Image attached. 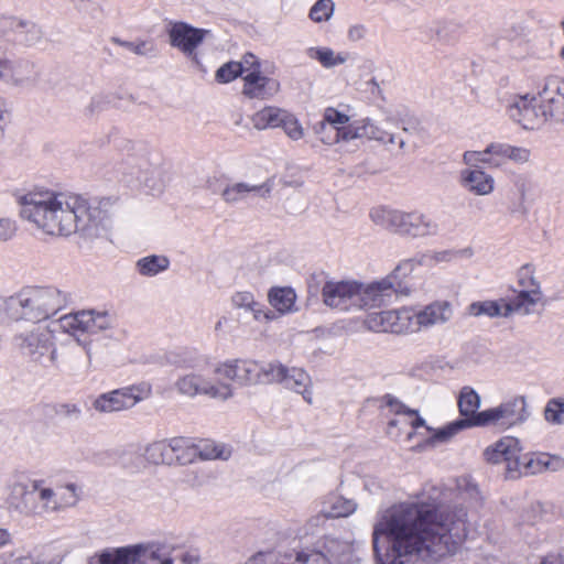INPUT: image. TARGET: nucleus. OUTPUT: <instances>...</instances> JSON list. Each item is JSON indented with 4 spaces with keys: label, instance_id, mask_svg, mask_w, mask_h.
<instances>
[{
    "label": "nucleus",
    "instance_id": "obj_1",
    "mask_svg": "<svg viewBox=\"0 0 564 564\" xmlns=\"http://www.w3.org/2000/svg\"><path fill=\"white\" fill-rule=\"evenodd\" d=\"M466 536L464 507L416 500L380 511L371 540L376 564H414L454 553Z\"/></svg>",
    "mask_w": 564,
    "mask_h": 564
},
{
    "label": "nucleus",
    "instance_id": "obj_2",
    "mask_svg": "<svg viewBox=\"0 0 564 564\" xmlns=\"http://www.w3.org/2000/svg\"><path fill=\"white\" fill-rule=\"evenodd\" d=\"M20 216L46 235L68 237L79 234L97 238L112 226L116 200H88L68 193H29L20 198Z\"/></svg>",
    "mask_w": 564,
    "mask_h": 564
},
{
    "label": "nucleus",
    "instance_id": "obj_3",
    "mask_svg": "<svg viewBox=\"0 0 564 564\" xmlns=\"http://www.w3.org/2000/svg\"><path fill=\"white\" fill-rule=\"evenodd\" d=\"M69 301V293L56 286H24L10 296H0V322L46 323Z\"/></svg>",
    "mask_w": 564,
    "mask_h": 564
},
{
    "label": "nucleus",
    "instance_id": "obj_4",
    "mask_svg": "<svg viewBox=\"0 0 564 564\" xmlns=\"http://www.w3.org/2000/svg\"><path fill=\"white\" fill-rule=\"evenodd\" d=\"M12 347L24 358L43 367L55 366L58 352L54 332L46 323H15L10 326Z\"/></svg>",
    "mask_w": 564,
    "mask_h": 564
},
{
    "label": "nucleus",
    "instance_id": "obj_5",
    "mask_svg": "<svg viewBox=\"0 0 564 564\" xmlns=\"http://www.w3.org/2000/svg\"><path fill=\"white\" fill-rule=\"evenodd\" d=\"M424 257L411 258L401 261L390 274L379 281L369 284L359 283L357 308H373L384 304L393 293L402 295L410 294V288L403 282V279L414 271L417 265L423 264Z\"/></svg>",
    "mask_w": 564,
    "mask_h": 564
},
{
    "label": "nucleus",
    "instance_id": "obj_6",
    "mask_svg": "<svg viewBox=\"0 0 564 564\" xmlns=\"http://www.w3.org/2000/svg\"><path fill=\"white\" fill-rule=\"evenodd\" d=\"M528 417L529 412L525 398L523 395H516L495 408L480 411L473 423L479 426L508 429L523 423Z\"/></svg>",
    "mask_w": 564,
    "mask_h": 564
},
{
    "label": "nucleus",
    "instance_id": "obj_7",
    "mask_svg": "<svg viewBox=\"0 0 564 564\" xmlns=\"http://www.w3.org/2000/svg\"><path fill=\"white\" fill-rule=\"evenodd\" d=\"M150 394V388L142 386H130L98 395L93 408L104 414L121 412L132 409Z\"/></svg>",
    "mask_w": 564,
    "mask_h": 564
},
{
    "label": "nucleus",
    "instance_id": "obj_8",
    "mask_svg": "<svg viewBox=\"0 0 564 564\" xmlns=\"http://www.w3.org/2000/svg\"><path fill=\"white\" fill-rule=\"evenodd\" d=\"M536 100H539L538 95L514 97L508 106L509 117L527 130L539 129L549 119L543 107H541V102L535 104Z\"/></svg>",
    "mask_w": 564,
    "mask_h": 564
},
{
    "label": "nucleus",
    "instance_id": "obj_9",
    "mask_svg": "<svg viewBox=\"0 0 564 564\" xmlns=\"http://www.w3.org/2000/svg\"><path fill=\"white\" fill-rule=\"evenodd\" d=\"M178 393L186 397L205 394L214 399L227 400L234 395L232 387L228 383L213 384L198 373H187L175 382Z\"/></svg>",
    "mask_w": 564,
    "mask_h": 564
},
{
    "label": "nucleus",
    "instance_id": "obj_10",
    "mask_svg": "<svg viewBox=\"0 0 564 564\" xmlns=\"http://www.w3.org/2000/svg\"><path fill=\"white\" fill-rule=\"evenodd\" d=\"M487 462L492 464L506 463V470L510 478H516L521 474V459L519 441L514 437H503L492 447H488L485 453Z\"/></svg>",
    "mask_w": 564,
    "mask_h": 564
},
{
    "label": "nucleus",
    "instance_id": "obj_11",
    "mask_svg": "<svg viewBox=\"0 0 564 564\" xmlns=\"http://www.w3.org/2000/svg\"><path fill=\"white\" fill-rule=\"evenodd\" d=\"M538 99L543 107L549 121L564 122V80L549 77L538 91Z\"/></svg>",
    "mask_w": 564,
    "mask_h": 564
},
{
    "label": "nucleus",
    "instance_id": "obj_12",
    "mask_svg": "<svg viewBox=\"0 0 564 564\" xmlns=\"http://www.w3.org/2000/svg\"><path fill=\"white\" fill-rule=\"evenodd\" d=\"M410 316V310L375 312L367 316L365 324L372 332L402 334L413 328Z\"/></svg>",
    "mask_w": 564,
    "mask_h": 564
},
{
    "label": "nucleus",
    "instance_id": "obj_13",
    "mask_svg": "<svg viewBox=\"0 0 564 564\" xmlns=\"http://www.w3.org/2000/svg\"><path fill=\"white\" fill-rule=\"evenodd\" d=\"M359 282L357 281H328L322 289L324 303L327 306L348 311L357 308Z\"/></svg>",
    "mask_w": 564,
    "mask_h": 564
},
{
    "label": "nucleus",
    "instance_id": "obj_14",
    "mask_svg": "<svg viewBox=\"0 0 564 564\" xmlns=\"http://www.w3.org/2000/svg\"><path fill=\"white\" fill-rule=\"evenodd\" d=\"M259 362L252 359H231L215 368V373L240 387L259 384Z\"/></svg>",
    "mask_w": 564,
    "mask_h": 564
},
{
    "label": "nucleus",
    "instance_id": "obj_15",
    "mask_svg": "<svg viewBox=\"0 0 564 564\" xmlns=\"http://www.w3.org/2000/svg\"><path fill=\"white\" fill-rule=\"evenodd\" d=\"M410 317L413 323L410 332H420L449 322L453 317V307L447 301H435L417 312L411 311Z\"/></svg>",
    "mask_w": 564,
    "mask_h": 564
},
{
    "label": "nucleus",
    "instance_id": "obj_16",
    "mask_svg": "<svg viewBox=\"0 0 564 564\" xmlns=\"http://www.w3.org/2000/svg\"><path fill=\"white\" fill-rule=\"evenodd\" d=\"M207 34L208 30L197 29L185 22H175L169 30L171 44L188 57H196L195 50Z\"/></svg>",
    "mask_w": 564,
    "mask_h": 564
},
{
    "label": "nucleus",
    "instance_id": "obj_17",
    "mask_svg": "<svg viewBox=\"0 0 564 564\" xmlns=\"http://www.w3.org/2000/svg\"><path fill=\"white\" fill-rule=\"evenodd\" d=\"M42 480H31L29 484L14 482L8 497L11 508L24 514H39L36 491Z\"/></svg>",
    "mask_w": 564,
    "mask_h": 564
},
{
    "label": "nucleus",
    "instance_id": "obj_18",
    "mask_svg": "<svg viewBox=\"0 0 564 564\" xmlns=\"http://www.w3.org/2000/svg\"><path fill=\"white\" fill-rule=\"evenodd\" d=\"M0 34L4 36L13 35L14 40L31 44L41 39L42 30L33 21L12 15H0Z\"/></svg>",
    "mask_w": 564,
    "mask_h": 564
},
{
    "label": "nucleus",
    "instance_id": "obj_19",
    "mask_svg": "<svg viewBox=\"0 0 564 564\" xmlns=\"http://www.w3.org/2000/svg\"><path fill=\"white\" fill-rule=\"evenodd\" d=\"M0 78L13 86L25 87L35 82L34 65L29 61L0 58Z\"/></svg>",
    "mask_w": 564,
    "mask_h": 564
},
{
    "label": "nucleus",
    "instance_id": "obj_20",
    "mask_svg": "<svg viewBox=\"0 0 564 564\" xmlns=\"http://www.w3.org/2000/svg\"><path fill=\"white\" fill-rule=\"evenodd\" d=\"M243 79L242 94L251 99H270L280 90V83L274 78L261 75L260 70L248 73Z\"/></svg>",
    "mask_w": 564,
    "mask_h": 564
},
{
    "label": "nucleus",
    "instance_id": "obj_21",
    "mask_svg": "<svg viewBox=\"0 0 564 564\" xmlns=\"http://www.w3.org/2000/svg\"><path fill=\"white\" fill-rule=\"evenodd\" d=\"M459 184L465 191L476 196H487L495 191L494 177L482 169L460 170Z\"/></svg>",
    "mask_w": 564,
    "mask_h": 564
},
{
    "label": "nucleus",
    "instance_id": "obj_22",
    "mask_svg": "<svg viewBox=\"0 0 564 564\" xmlns=\"http://www.w3.org/2000/svg\"><path fill=\"white\" fill-rule=\"evenodd\" d=\"M369 216L376 225L390 229L397 234L409 236L410 213L389 209L386 207H375L370 210Z\"/></svg>",
    "mask_w": 564,
    "mask_h": 564
},
{
    "label": "nucleus",
    "instance_id": "obj_23",
    "mask_svg": "<svg viewBox=\"0 0 564 564\" xmlns=\"http://www.w3.org/2000/svg\"><path fill=\"white\" fill-rule=\"evenodd\" d=\"M271 191L272 182L270 180L261 184L234 182L225 186L220 196L227 204H237L247 198L250 194H258L261 197H267Z\"/></svg>",
    "mask_w": 564,
    "mask_h": 564
},
{
    "label": "nucleus",
    "instance_id": "obj_24",
    "mask_svg": "<svg viewBox=\"0 0 564 564\" xmlns=\"http://www.w3.org/2000/svg\"><path fill=\"white\" fill-rule=\"evenodd\" d=\"M137 564H173L175 549L165 543L134 544Z\"/></svg>",
    "mask_w": 564,
    "mask_h": 564
},
{
    "label": "nucleus",
    "instance_id": "obj_25",
    "mask_svg": "<svg viewBox=\"0 0 564 564\" xmlns=\"http://www.w3.org/2000/svg\"><path fill=\"white\" fill-rule=\"evenodd\" d=\"M393 123L390 118L386 119L382 126L373 123L370 119H364V138L384 144H398L400 149H404L405 141L391 131Z\"/></svg>",
    "mask_w": 564,
    "mask_h": 564
},
{
    "label": "nucleus",
    "instance_id": "obj_26",
    "mask_svg": "<svg viewBox=\"0 0 564 564\" xmlns=\"http://www.w3.org/2000/svg\"><path fill=\"white\" fill-rule=\"evenodd\" d=\"M231 302L236 308L250 312L257 322H269L275 317L274 312L265 310L263 304L257 301L251 292L238 291L232 295Z\"/></svg>",
    "mask_w": 564,
    "mask_h": 564
},
{
    "label": "nucleus",
    "instance_id": "obj_27",
    "mask_svg": "<svg viewBox=\"0 0 564 564\" xmlns=\"http://www.w3.org/2000/svg\"><path fill=\"white\" fill-rule=\"evenodd\" d=\"M134 546L108 547L91 556L88 564H137Z\"/></svg>",
    "mask_w": 564,
    "mask_h": 564
},
{
    "label": "nucleus",
    "instance_id": "obj_28",
    "mask_svg": "<svg viewBox=\"0 0 564 564\" xmlns=\"http://www.w3.org/2000/svg\"><path fill=\"white\" fill-rule=\"evenodd\" d=\"M480 408V397L479 394L470 387H464L460 390L458 397V409L463 419L459 421H469L468 427L479 426L478 424H474L475 417L480 413L478 409Z\"/></svg>",
    "mask_w": 564,
    "mask_h": 564
},
{
    "label": "nucleus",
    "instance_id": "obj_29",
    "mask_svg": "<svg viewBox=\"0 0 564 564\" xmlns=\"http://www.w3.org/2000/svg\"><path fill=\"white\" fill-rule=\"evenodd\" d=\"M282 384L303 395L307 403L313 401V392L311 389V378L301 368H288L285 379Z\"/></svg>",
    "mask_w": 564,
    "mask_h": 564
},
{
    "label": "nucleus",
    "instance_id": "obj_30",
    "mask_svg": "<svg viewBox=\"0 0 564 564\" xmlns=\"http://www.w3.org/2000/svg\"><path fill=\"white\" fill-rule=\"evenodd\" d=\"M170 451L173 458L172 466L192 464L198 456V446L191 444L189 440L184 437L170 438Z\"/></svg>",
    "mask_w": 564,
    "mask_h": 564
},
{
    "label": "nucleus",
    "instance_id": "obj_31",
    "mask_svg": "<svg viewBox=\"0 0 564 564\" xmlns=\"http://www.w3.org/2000/svg\"><path fill=\"white\" fill-rule=\"evenodd\" d=\"M306 55L313 61H317L325 68H333L345 64L349 58L347 52H335L327 46H311L306 50Z\"/></svg>",
    "mask_w": 564,
    "mask_h": 564
},
{
    "label": "nucleus",
    "instance_id": "obj_32",
    "mask_svg": "<svg viewBox=\"0 0 564 564\" xmlns=\"http://www.w3.org/2000/svg\"><path fill=\"white\" fill-rule=\"evenodd\" d=\"M409 220L410 237L422 238L427 236H435L440 232V225L437 221L423 213L416 210L410 212Z\"/></svg>",
    "mask_w": 564,
    "mask_h": 564
},
{
    "label": "nucleus",
    "instance_id": "obj_33",
    "mask_svg": "<svg viewBox=\"0 0 564 564\" xmlns=\"http://www.w3.org/2000/svg\"><path fill=\"white\" fill-rule=\"evenodd\" d=\"M542 296L541 290H520L514 299L506 302V305L510 307V315L512 313L529 315L533 312L532 308L541 302Z\"/></svg>",
    "mask_w": 564,
    "mask_h": 564
},
{
    "label": "nucleus",
    "instance_id": "obj_34",
    "mask_svg": "<svg viewBox=\"0 0 564 564\" xmlns=\"http://www.w3.org/2000/svg\"><path fill=\"white\" fill-rule=\"evenodd\" d=\"M143 458L152 465L172 466L173 458L170 451V438L149 443L144 447Z\"/></svg>",
    "mask_w": 564,
    "mask_h": 564
},
{
    "label": "nucleus",
    "instance_id": "obj_35",
    "mask_svg": "<svg viewBox=\"0 0 564 564\" xmlns=\"http://www.w3.org/2000/svg\"><path fill=\"white\" fill-rule=\"evenodd\" d=\"M286 112L278 107H264L252 116L253 127L258 130L280 127Z\"/></svg>",
    "mask_w": 564,
    "mask_h": 564
},
{
    "label": "nucleus",
    "instance_id": "obj_36",
    "mask_svg": "<svg viewBox=\"0 0 564 564\" xmlns=\"http://www.w3.org/2000/svg\"><path fill=\"white\" fill-rule=\"evenodd\" d=\"M468 313L473 316L508 317L510 316V307H507L503 301L474 302L469 305Z\"/></svg>",
    "mask_w": 564,
    "mask_h": 564
},
{
    "label": "nucleus",
    "instance_id": "obj_37",
    "mask_svg": "<svg viewBox=\"0 0 564 564\" xmlns=\"http://www.w3.org/2000/svg\"><path fill=\"white\" fill-rule=\"evenodd\" d=\"M269 303L280 313L293 310L296 294L291 288H273L269 292Z\"/></svg>",
    "mask_w": 564,
    "mask_h": 564
},
{
    "label": "nucleus",
    "instance_id": "obj_38",
    "mask_svg": "<svg viewBox=\"0 0 564 564\" xmlns=\"http://www.w3.org/2000/svg\"><path fill=\"white\" fill-rule=\"evenodd\" d=\"M350 545L347 542L334 538H327L324 545V554L329 564H346L350 557Z\"/></svg>",
    "mask_w": 564,
    "mask_h": 564
},
{
    "label": "nucleus",
    "instance_id": "obj_39",
    "mask_svg": "<svg viewBox=\"0 0 564 564\" xmlns=\"http://www.w3.org/2000/svg\"><path fill=\"white\" fill-rule=\"evenodd\" d=\"M357 508V505L354 500L346 499L341 496H332L324 503V510L327 512L328 517L332 519L348 517Z\"/></svg>",
    "mask_w": 564,
    "mask_h": 564
},
{
    "label": "nucleus",
    "instance_id": "obj_40",
    "mask_svg": "<svg viewBox=\"0 0 564 564\" xmlns=\"http://www.w3.org/2000/svg\"><path fill=\"white\" fill-rule=\"evenodd\" d=\"M364 138V120L356 121L344 128H336L334 135L327 134L321 137V141L326 144L338 142L339 140L350 141Z\"/></svg>",
    "mask_w": 564,
    "mask_h": 564
},
{
    "label": "nucleus",
    "instance_id": "obj_41",
    "mask_svg": "<svg viewBox=\"0 0 564 564\" xmlns=\"http://www.w3.org/2000/svg\"><path fill=\"white\" fill-rule=\"evenodd\" d=\"M288 367L280 362H259V383H282L285 379Z\"/></svg>",
    "mask_w": 564,
    "mask_h": 564
},
{
    "label": "nucleus",
    "instance_id": "obj_42",
    "mask_svg": "<svg viewBox=\"0 0 564 564\" xmlns=\"http://www.w3.org/2000/svg\"><path fill=\"white\" fill-rule=\"evenodd\" d=\"M39 514L54 512L61 510L59 498L57 494L51 488H44L40 485L36 491Z\"/></svg>",
    "mask_w": 564,
    "mask_h": 564
},
{
    "label": "nucleus",
    "instance_id": "obj_43",
    "mask_svg": "<svg viewBox=\"0 0 564 564\" xmlns=\"http://www.w3.org/2000/svg\"><path fill=\"white\" fill-rule=\"evenodd\" d=\"M169 259L160 256H149L140 259L137 262L139 272L142 275H155L161 271H164L169 267Z\"/></svg>",
    "mask_w": 564,
    "mask_h": 564
},
{
    "label": "nucleus",
    "instance_id": "obj_44",
    "mask_svg": "<svg viewBox=\"0 0 564 564\" xmlns=\"http://www.w3.org/2000/svg\"><path fill=\"white\" fill-rule=\"evenodd\" d=\"M86 318H90L86 311H80L74 314H68L59 318L61 328L65 333H74L77 330L86 332L87 329V321Z\"/></svg>",
    "mask_w": 564,
    "mask_h": 564
},
{
    "label": "nucleus",
    "instance_id": "obj_45",
    "mask_svg": "<svg viewBox=\"0 0 564 564\" xmlns=\"http://www.w3.org/2000/svg\"><path fill=\"white\" fill-rule=\"evenodd\" d=\"M349 120L348 116L337 111L334 108H327L324 113L323 121L318 122L315 127L317 133H322L325 130L329 129V131L334 134V131L337 127L336 124H345Z\"/></svg>",
    "mask_w": 564,
    "mask_h": 564
},
{
    "label": "nucleus",
    "instance_id": "obj_46",
    "mask_svg": "<svg viewBox=\"0 0 564 564\" xmlns=\"http://www.w3.org/2000/svg\"><path fill=\"white\" fill-rule=\"evenodd\" d=\"M553 463H556L557 465H561L562 463L558 459L551 458L549 456H542L538 457L536 459H527L525 462H522L521 464V474H536L542 473L544 470L553 469L555 470L556 467H551Z\"/></svg>",
    "mask_w": 564,
    "mask_h": 564
},
{
    "label": "nucleus",
    "instance_id": "obj_47",
    "mask_svg": "<svg viewBox=\"0 0 564 564\" xmlns=\"http://www.w3.org/2000/svg\"><path fill=\"white\" fill-rule=\"evenodd\" d=\"M469 421H459L456 420L446 426L437 430L432 437L430 438L431 444L435 443H444L449 441L454 435H456L458 432L468 429Z\"/></svg>",
    "mask_w": 564,
    "mask_h": 564
},
{
    "label": "nucleus",
    "instance_id": "obj_48",
    "mask_svg": "<svg viewBox=\"0 0 564 564\" xmlns=\"http://www.w3.org/2000/svg\"><path fill=\"white\" fill-rule=\"evenodd\" d=\"M334 10L333 0H317L311 8L308 17L316 23L326 22L333 17Z\"/></svg>",
    "mask_w": 564,
    "mask_h": 564
},
{
    "label": "nucleus",
    "instance_id": "obj_49",
    "mask_svg": "<svg viewBox=\"0 0 564 564\" xmlns=\"http://www.w3.org/2000/svg\"><path fill=\"white\" fill-rule=\"evenodd\" d=\"M544 417L553 424L564 423V399L553 398L549 400L544 409Z\"/></svg>",
    "mask_w": 564,
    "mask_h": 564
},
{
    "label": "nucleus",
    "instance_id": "obj_50",
    "mask_svg": "<svg viewBox=\"0 0 564 564\" xmlns=\"http://www.w3.org/2000/svg\"><path fill=\"white\" fill-rule=\"evenodd\" d=\"M518 285L521 290H541L540 282L534 276V268L531 264L522 265L517 273Z\"/></svg>",
    "mask_w": 564,
    "mask_h": 564
},
{
    "label": "nucleus",
    "instance_id": "obj_51",
    "mask_svg": "<svg viewBox=\"0 0 564 564\" xmlns=\"http://www.w3.org/2000/svg\"><path fill=\"white\" fill-rule=\"evenodd\" d=\"M86 314L90 316V318H86L87 321V333H97L99 330H105L110 326V318L107 312H96V311H86Z\"/></svg>",
    "mask_w": 564,
    "mask_h": 564
},
{
    "label": "nucleus",
    "instance_id": "obj_52",
    "mask_svg": "<svg viewBox=\"0 0 564 564\" xmlns=\"http://www.w3.org/2000/svg\"><path fill=\"white\" fill-rule=\"evenodd\" d=\"M242 75L241 65L237 62H228L216 72V79L219 83H229Z\"/></svg>",
    "mask_w": 564,
    "mask_h": 564
},
{
    "label": "nucleus",
    "instance_id": "obj_53",
    "mask_svg": "<svg viewBox=\"0 0 564 564\" xmlns=\"http://www.w3.org/2000/svg\"><path fill=\"white\" fill-rule=\"evenodd\" d=\"M229 453L224 446L216 445L214 443H206L198 447V456L202 459H227Z\"/></svg>",
    "mask_w": 564,
    "mask_h": 564
},
{
    "label": "nucleus",
    "instance_id": "obj_54",
    "mask_svg": "<svg viewBox=\"0 0 564 564\" xmlns=\"http://www.w3.org/2000/svg\"><path fill=\"white\" fill-rule=\"evenodd\" d=\"M122 46L141 56H152L156 54V47L152 41L140 42H119Z\"/></svg>",
    "mask_w": 564,
    "mask_h": 564
},
{
    "label": "nucleus",
    "instance_id": "obj_55",
    "mask_svg": "<svg viewBox=\"0 0 564 564\" xmlns=\"http://www.w3.org/2000/svg\"><path fill=\"white\" fill-rule=\"evenodd\" d=\"M327 519L330 518L324 509L308 518L302 528L303 535L315 534L326 523Z\"/></svg>",
    "mask_w": 564,
    "mask_h": 564
},
{
    "label": "nucleus",
    "instance_id": "obj_56",
    "mask_svg": "<svg viewBox=\"0 0 564 564\" xmlns=\"http://www.w3.org/2000/svg\"><path fill=\"white\" fill-rule=\"evenodd\" d=\"M280 127H282L285 133L293 140H299L303 137L302 126L295 117L289 112H286Z\"/></svg>",
    "mask_w": 564,
    "mask_h": 564
},
{
    "label": "nucleus",
    "instance_id": "obj_57",
    "mask_svg": "<svg viewBox=\"0 0 564 564\" xmlns=\"http://www.w3.org/2000/svg\"><path fill=\"white\" fill-rule=\"evenodd\" d=\"M246 564H288L282 553H258L252 556Z\"/></svg>",
    "mask_w": 564,
    "mask_h": 564
},
{
    "label": "nucleus",
    "instance_id": "obj_58",
    "mask_svg": "<svg viewBox=\"0 0 564 564\" xmlns=\"http://www.w3.org/2000/svg\"><path fill=\"white\" fill-rule=\"evenodd\" d=\"M109 99L105 95H96L85 108L86 116H95L107 108Z\"/></svg>",
    "mask_w": 564,
    "mask_h": 564
},
{
    "label": "nucleus",
    "instance_id": "obj_59",
    "mask_svg": "<svg viewBox=\"0 0 564 564\" xmlns=\"http://www.w3.org/2000/svg\"><path fill=\"white\" fill-rule=\"evenodd\" d=\"M64 488L67 492L58 497L61 509L74 507L79 500L77 487L75 484H67Z\"/></svg>",
    "mask_w": 564,
    "mask_h": 564
},
{
    "label": "nucleus",
    "instance_id": "obj_60",
    "mask_svg": "<svg viewBox=\"0 0 564 564\" xmlns=\"http://www.w3.org/2000/svg\"><path fill=\"white\" fill-rule=\"evenodd\" d=\"M458 488L466 496V498L478 500L479 498V489L477 484L471 481L467 477H463L458 480Z\"/></svg>",
    "mask_w": 564,
    "mask_h": 564
},
{
    "label": "nucleus",
    "instance_id": "obj_61",
    "mask_svg": "<svg viewBox=\"0 0 564 564\" xmlns=\"http://www.w3.org/2000/svg\"><path fill=\"white\" fill-rule=\"evenodd\" d=\"M131 155L135 158L137 163L140 167L144 166L149 161V150L142 143H132L129 148Z\"/></svg>",
    "mask_w": 564,
    "mask_h": 564
},
{
    "label": "nucleus",
    "instance_id": "obj_62",
    "mask_svg": "<svg viewBox=\"0 0 564 564\" xmlns=\"http://www.w3.org/2000/svg\"><path fill=\"white\" fill-rule=\"evenodd\" d=\"M173 564H202L200 556L195 551H182L173 555Z\"/></svg>",
    "mask_w": 564,
    "mask_h": 564
},
{
    "label": "nucleus",
    "instance_id": "obj_63",
    "mask_svg": "<svg viewBox=\"0 0 564 564\" xmlns=\"http://www.w3.org/2000/svg\"><path fill=\"white\" fill-rule=\"evenodd\" d=\"M509 214L517 219H524L528 214V208L524 204L523 194L519 197L517 202L511 203L508 206Z\"/></svg>",
    "mask_w": 564,
    "mask_h": 564
},
{
    "label": "nucleus",
    "instance_id": "obj_64",
    "mask_svg": "<svg viewBox=\"0 0 564 564\" xmlns=\"http://www.w3.org/2000/svg\"><path fill=\"white\" fill-rule=\"evenodd\" d=\"M529 158L530 151L528 149L509 145L507 159L517 163H524L529 161Z\"/></svg>",
    "mask_w": 564,
    "mask_h": 564
}]
</instances>
